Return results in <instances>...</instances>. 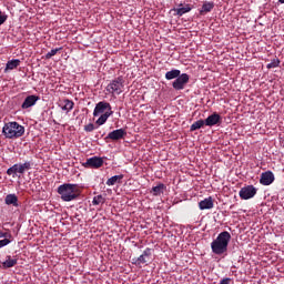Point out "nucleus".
<instances>
[{"instance_id":"nucleus-1","label":"nucleus","mask_w":284,"mask_h":284,"mask_svg":"<svg viewBox=\"0 0 284 284\" xmlns=\"http://www.w3.org/2000/svg\"><path fill=\"white\" fill-rule=\"evenodd\" d=\"M232 241V234L227 231L221 232L217 237L211 243V250L213 254L221 256L227 252V245Z\"/></svg>"},{"instance_id":"nucleus-2","label":"nucleus","mask_w":284,"mask_h":284,"mask_svg":"<svg viewBox=\"0 0 284 284\" xmlns=\"http://www.w3.org/2000/svg\"><path fill=\"white\" fill-rule=\"evenodd\" d=\"M112 114H114L112 105L105 101L99 102L93 110V116H100L95 122L98 125H105V122L110 116H112Z\"/></svg>"},{"instance_id":"nucleus-3","label":"nucleus","mask_w":284,"mask_h":284,"mask_svg":"<svg viewBox=\"0 0 284 284\" xmlns=\"http://www.w3.org/2000/svg\"><path fill=\"white\" fill-rule=\"evenodd\" d=\"M2 134L6 139H21L26 134V126L19 122H8L2 128Z\"/></svg>"},{"instance_id":"nucleus-4","label":"nucleus","mask_w":284,"mask_h":284,"mask_svg":"<svg viewBox=\"0 0 284 284\" xmlns=\"http://www.w3.org/2000/svg\"><path fill=\"white\" fill-rule=\"evenodd\" d=\"M57 192L61 200L65 203H70V201H77V199H79L77 184L64 183L58 187Z\"/></svg>"},{"instance_id":"nucleus-5","label":"nucleus","mask_w":284,"mask_h":284,"mask_svg":"<svg viewBox=\"0 0 284 284\" xmlns=\"http://www.w3.org/2000/svg\"><path fill=\"white\" fill-rule=\"evenodd\" d=\"M125 88V80L123 77H118L106 85V92L109 94H121Z\"/></svg>"},{"instance_id":"nucleus-6","label":"nucleus","mask_w":284,"mask_h":284,"mask_svg":"<svg viewBox=\"0 0 284 284\" xmlns=\"http://www.w3.org/2000/svg\"><path fill=\"white\" fill-rule=\"evenodd\" d=\"M190 83V75L187 73H180L178 78L173 81V90L181 91L185 90V85Z\"/></svg>"},{"instance_id":"nucleus-7","label":"nucleus","mask_w":284,"mask_h":284,"mask_svg":"<svg viewBox=\"0 0 284 284\" xmlns=\"http://www.w3.org/2000/svg\"><path fill=\"white\" fill-rule=\"evenodd\" d=\"M256 187H254V185H247L244 186L240 190V199H242L243 201H247L250 199H254V196H256Z\"/></svg>"},{"instance_id":"nucleus-8","label":"nucleus","mask_w":284,"mask_h":284,"mask_svg":"<svg viewBox=\"0 0 284 284\" xmlns=\"http://www.w3.org/2000/svg\"><path fill=\"white\" fill-rule=\"evenodd\" d=\"M150 256H152V248L148 247L139 257H134L132 263L133 265H143L150 261Z\"/></svg>"},{"instance_id":"nucleus-9","label":"nucleus","mask_w":284,"mask_h":284,"mask_svg":"<svg viewBox=\"0 0 284 284\" xmlns=\"http://www.w3.org/2000/svg\"><path fill=\"white\" fill-rule=\"evenodd\" d=\"M84 168H93V170H99V168L103 166V158L92 156L87 159L83 163Z\"/></svg>"},{"instance_id":"nucleus-10","label":"nucleus","mask_w":284,"mask_h":284,"mask_svg":"<svg viewBox=\"0 0 284 284\" xmlns=\"http://www.w3.org/2000/svg\"><path fill=\"white\" fill-rule=\"evenodd\" d=\"M128 136V131L125 129H116L111 131L105 139H110L111 141H121V139H125Z\"/></svg>"},{"instance_id":"nucleus-11","label":"nucleus","mask_w":284,"mask_h":284,"mask_svg":"<svg viewBox=\"0 0 284 284\" xmlns=\"http://www.w3.org/2000/svg\"><path fill=\"white\" fill-rule=\"evenodd\" d=\"M274 181H276V178L274 176V172L272 171L263 172L260 176L261 185H272Z\"/></svg>"},{"instance_id":"nucleus-12","label":"nucleus","mask_w":284,"mask_h":284,"mask_svg":"<svg viewBox=\"0 0 284 284\" xmlns=\"http://www.w3.org/2000/svg\"><path fill=\"white\" fill-rule=\"evenodd\" d=\"M219 123H221V114L214 112L213 114L209 115L205 120H204V124L207 128H214V125H219Z\"/></svg>"},{"instance_id":"nucleus-13","label":"nucleus","mask_w":284,"mask_h":284,"mask_svg":"<svg viewBox=\"0 0 284 284\" xmlns=\"http://www.w3.org/2000/svg\"><path fill=\"white\" fill-rule=\"evenodd\" d=\"M39 95H29L24 99L23 103L21 104L22 110H28V108H32L37 105V101H39Z\"/></svg>"},{"instance_id":"nucleus-14","label":"nucleus","mask_w":284,"mask_h":284,"mask_svg":"<svg viewBox=\"0 0 284 284\" xmlns=\"http://www.w3.org/2000/svg\"><path fill=\"white\" fill-rule=\"evenodd\" d=\"M199 207L200 210H212L214 207V200H212V196H209L199 202Z\"/></svg>"},{"instance_id":"nucleus-15","label":"nucleus","mask_w":284,"mask_h":284,"mask_svg":"<svg viewBox=\"0 0 284 284\" xmlns=\"http://www.w3.org/2000/svg\"><path fill=\"white\" fill-rule=\"evenodd\" d=\"M6 205H13V207H19V197L17 194H8L4 199Z\"/></svg>"},{"instance_id":"nucleus-16","label":"nucleus","mask_w":284,"mask_h":284,"mask_svg":"<svg viewBox=\"0 0 284 284\" xmlns=\"http://www.w3.org/2000/svg\"><path fill=\"white\" fill-rule=\"evenodd\" d=\"M19 65H21V60H19V59L9 60L6 64L4 72H8L10 70H17V68H19Z\"/></svg>"},{"instance_id":"nucleus-17","label":"nucleus","mask_w":284,"mask_h":284,"mask_svg":"<svg viewBox=\"0 0 284 284\" xmlns=\"http://www.w3.org/2000/svg\"><path fill=\"white\" fill-rule=\"evenodd\" d=\"M192 8L190 4H185L184 7H179L173 9L176 12L178 17H183V14H187V12H192Z\"/></svg>"},{"instance_id":"nucleus-18","label":"nucleus","mask_w":284,"mask_h":284,"mask_svg":"<svg viewBox=\"0 0 284 284\" xmlns=\"http://www.w3.org/2000/svg\"><path fill=\"white\" fill-rule=\"evenodd\" d=\"M28 170H32V162L27 161L22 164L21 163L18 164L19 174H26V172H28Z\"/></svg>"},{"instance_id":"nucleus-19","label":"nucleus","mask_w":284,"mask_h":284,"mask_svg":"<svg viewBox=\"0 0 284 284\" xmlns=\"http://www.w3.org/2000/svg\"><path fill=\"white\" fill-rule=\"evenodd\" d=\"M17 263V258H12L10 255H8L7 260L2 263V267H4V270H10V267H14Z\"/></svg>"},{"instance_id":"nucleus-20","label":"nucleus","mask_w":284,"mask_h":284,"mask_svg":"<svg viewBox=\"0 0 284 284\" xmlns=\"http://www.w3.org/2000/svg\"><path fill=\"white\" fill-rule=\"evenodd\" d=\"M212 10H214V2L205 1L202 4V9L200 10V14H205L207 12H212Z\"/></svg>"},{"instance_id":"nucleus-21","label":"nucleus","mask_w":284,"mask_h":284,"mask_svg":"<svg viewBox=\"0 0 284 284\" xmlns=\"http://www.w3.org/2000/svg\"><path fill=\"white\" fill-rule=\"evenodd\" d=\"M151 192L153 193V196H161V194L165 192V184L160 183L156 186H153Z\"/></svg>"},{"instance_id":"nucleus-22","label":"nucleus","mask_w":284,"mask_h":284,"mask_svg":"<svg viewBox=\"0 0 284 284\" xmlns=\"http://www.w3.org/2000/svg\"><path fill=\"white\" fill-rule=\"evenodd\" d=\"M181 74V70L172 69L165 73L166 81H172V79H176Z\"/></svg>"},{"instance_id":"nucleus-23","label":"nucleus","mask_w":284,"mask_h":284,"mask_svg":"<svg viewBox=\"0 0 284 284\" xmlns=\"http://www.w3.org/2000/svg\"><path fill=\"white\" fill-rule=\"evenodd\" d=\"M123 181V174L120 175H113L106 181V185L112 186L116 185V183H121Z\"/></svg>"},{"instance_id":"nucleus-24","label":"nucleus","mask_w":284,"mask_h":284,"mask_svg":"<svg viewBox=\"0 0 284 284\" xmlns=\"http://www.w3.org/2000/svg\"><path fill=\"white\" fill-rule=\"evenodd\" d=\"M203 125H205V120H197L190 126V131L196 132V130H201Z\"/></svg>"},{"instance_id":"nucleus-25","label":"nucleus","mask_w":284,"mask_h":284,"mask_svg":"<svg viewBox=\"0 0 284 284\" xmlns=\"http://www.w3.org/2000/svg\"><path fill=\"white\" fill-rule=\"evenodd\" d=\"M74 108V102H72V100H64V105L61 106V109L64 112H71V110Z\"/></svg>"},{"instance_id":"nucleus-26","label":"nucleus","mask_w":284,"mask_h":284,"mask_svg":"<svg viewBox=\"0 0 284 284\" xmlns=\"http://www.w3.org/2000/svg\"><path fill=\"white\" fill-rule=\"evenodd\" d=\"M7 174L9 176H14V174H19V164H13L11 168L7 170Z\"/></svg>"},{"instance_id":"nucleus-27","label":"nucleus","mask_w":284,"mask_h":284,"mask_svg":"<svg viewBox=\"0 0 284 284\" xmlns=\"http://www.w3.org/2000/svg\"><path fill=\"white\" fill-rule=\"evenodd\" d=\"M281 65V60L278 58L273 59L267 65V70H272L273 68H278Z\"/></svg>"},{"instance_id":"nucleus-28","label":"nucleus","mask_w":284,"mask_h":284,"mask_svg":"<svg viewBox=\"0 0 284 284\" xmlns=\"http://www.w3.org/2000/svg\"><path fill=\"white\" fill-rule=\"evenodd\" d=\"M105 203V197H103V195H97L93 197L92 204L93 205H101Z\"/></svg>"},{"instance_id":"nucleus-29","label":"nucleus","mask_w":284,"mask_h":284,"mask_svg":"<svg viewBox=\"0 0 284 284\" xmlns=\"http://www.w3.org/2000/svg\"><path fill=\"white\" fill-rule=\"evenodd\" d=\"M61 48L52 49L45 54V59H52V57L57 55V52H60Z\"/></svg>"},{"instance_id":"nucleus-30","label":"nucleus","mask_w":284,"mask_h":284,"mask_svg":"<svg viewBox=\"0 0 284 284\" xmlns=\"http://www.w3.org/2000/svg\"><path fill=\"white\" fill-rule=\"evenodd\" d=\"M10 243H12V240L10 239L0 240V248L6 247V245H10Z\"/></svg>"},{"instance_id":"nucleus-31","label":"nucleus","mask_w":284,"mask_h":284,"mask_svg":"<svg viewBox=\"0 0 284 284\" xmlns=\"http://www.w3.org/2000/svg\"><path fill=\"white\" fill-rule=\"evenodd\" d=\"M4 21H8V16L0 10V26H3Z\"/></svg>"},{"instance_id":"nucleus-32","label":"nucleus","mask_w":284,"mask_h":284,"mask_svg":"<svg viewBox=\"0 0 284 284\" xmlns=\"http://www.w3.org/2000/svg\"><path fill=\"white\" fill-rule=\"evenodd\" d=\"M84 131L85 132H94V124L93 123H89L84 126Z\"/></svg>"},{"instance_id":"nucleus-33","label":"nucleus","mask_w":284,"mask_h":284,"mask_svg":"<svg viewBox=\"0 0 284 284\" xmlns=\"http://www.w3.org/2000/svg\"><path fill=\"white\" fill-rule=\"evenodd\" d=\"M0 239H12V234L0 231Z\"/></svg>"},{"instance_id":"nucleus-34","label":"nucleus","mask_w":284,"mask_h":284,"mask_svg":"<svg viewBox=\"0 0 284 284\" xmlns=\"http://www.w3.org/2000/svg\"><path fill=\"white\" fill-rule=\"evenodd\" d=\"M220 284H230V277L221 280Z\"/></svg>"},{"instance_id":"nucleus-35","label":"nucleus","mask_w":284,"mask_h":284,"mask_svg":"<svg viewBox=\"0 0 284 284\" xmlns=\"http://www.w3.org/2000/svg\"><path fill=\"white\" fill-rule=\"evenodd\" d=\"M278 3H284V0H278Z\"/></svg>"}]
</instances>
